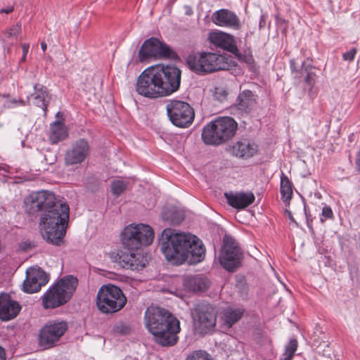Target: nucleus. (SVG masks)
<instances>
[{"instance_id": "obj_1", "label": "nucleus", "mask_w": 360, "mask_h": 360, "mask_svg": "<svg viewBox=\"0 0 360 360\" xmlns=\"http://www.w3.org/2000/svg\"><path fill=\"white\" fill-rule=\"evenodd\" d=\"M25 209L30 214L41 212L39 229L41 236L53 245H60L66 233L69 221V205L56 200L50 192L41 191L25 199Z\"/></svg>"}, {"instance_id": "obj_2", "label": "nucleus", "mask_w": 360, "mask_h": 360, "mask_svg": "<svg viewBox=\"0 0 360 360\" xmlns=\"http://www.w3.org/2000/svg\"><path fill=\"white\" fill-rule=\"evenodd\" d=\"M154 239L153 229L145 224H131L122 231L124 248L109 253L110 258L121 266L131 270H141L147 263L146 257L139 250L150 245Z\"/></svg>"}, {"instance_id": "obj_3", "label": "nucleus", "mask_w": 360, "mask_h": 360, "mask_svg": "<svg viewBox=\"0 0 360 360\" xmlns=\"http://www.w3.org/2000/svg\"><path fill=\"white\" fill-rule=\"evenodd\" d=\"M181 71L173 65L159 64L144 70L136 83L141 96L157 98L169 96L180 87Z\"/></svg>"}, {"instance_id": "obj_4", "label": "nucleus", "mask_w": 360, "mask_h": 360, "mask_svg": "<svg viewBox=\"0 0 360 360\" xmlns=\"http://www.w3.org/2000/svg\"><path fill=\"white\" fill-rule=\"evenodd\" d=\"M160 248L166 259L176 264L185 262L198 263L205 253L204 245L197 236L170 228L162 231Z\"/></svg>"}, {"instance_id": "obj_5", "label": "nucleus", "mask_w": 360, "mask_h": 360, "mask_svg": "<svg viewBox=\"0 0 360 360\" xmlns=\"http://www.w3.org/2000/svg\"><path fill=\"white\" fill-rule=\"evenodd\" d=\"M144 321L146 328L159 345L169 347L177 342L180 323L168 311L160 307H148L145 312Z\"/></svg>"}, {"instance_id": "obj_6", "label": "nucleus", "mask_w": 360, "mask_h": 360, "mask_svg": "<svg viewBox=\"0 0 360 360\" xmlns=\"http://www.w3.org/2000/svg\"><path fill=\"white\" fill-rule=\"evenodd\" d=\"M188 68L198 75L227 70L230 67L229 57L212 52H198L186 58Z\"/></svg>"}, {"instance_id": "obj_7", "label": "nucleus", "mask_w": 360, "mask_h": 360, "mask_svg": "<svg viewBox=\"0 0 360 360\" xmlns=\"http://www.w3.org/2000/svg\"><path fill=\"white\" fill-rule=\"evenodd\" d=\"M237 128L238 124L233 118L220 117L204 127L202 139L206 144L219 145L232 139Z\"/></svg>"}, {"instance_id": "obj_8", "label": "nucleus", "mask_w": 360, "mask_h": 360, "mask_svg": "<svg viewBox=\"0 0 360 360\" xmlns=\"http://www.w3.org/2000/svg\"><path fill=\"white\" fill-rule=\"evenodd\" d=\"M77 278L67 276L60 279L44 295V308H56L66 303L72 297L77 286Z\"/></svg>"}, {"instance_id": "obj_9", "label": "nucleus", "mask_w": 360, "mask_h": 360, "mask_svg": "<svg viewBox=\"0 0 360 360\" xmlns=\"http://www.w3.org/2000/svg\"><path fill=\"white\" fill-rule=\"evenodd\" d=\"M127 303V298L122 290L114 285H104L98 290L96 306L104 314H112L122 309Z\"/></svg>"}, {"instance_id": "obj_10", "label": "nucleus", "mask_w": 360, "mask_h": 360, "mask_svg": "<svg viewBox=\"0 0 360 360\" xmlns=\"http://www.w3.org/2000/svg\"><path fill=\"white\" fill-rule=\"evenodd\" d=\"M168 117L173 124L179 127H187L194 119V111L186 102L172 100L166 106Z\"/></svg>"}, {"instance_id": "obj_11", "label": "nucleus", "mask_w": 360, "mask_h": 360, "mask_svg": "<svg viewBox=\"0 0 360 360\" xmlns=\"http://www.w3.org/2000/svg\"><path fill=\"white\" fill-rule=\"evenodd\" d=\"M217 309L208 304L198 305L193 312V326L200 333L212 330L217 321Z\"/></svg>"}, {"instance_id": "obj_12", "label": "nucleus", "mask_w": 360, "mask_h": 360, "mask_svg": "<svg viewBox=\"0 0 360 360\" xmlns=\"http://www.w3.org/2000/svg\"><path fill=\"white\" fill-rule=\"evenodd\" d=\"M242 252L236 240L226 236L219 255L221 265L228 271H233L240 264Z\"/></svg>"}, {"instance_id": "obj_13", "label": "nucleus", "mask_w": 360, "mask_h": 360, "mask_svg": "<svg viewBox=\"0 0 360 360\" xmlns=\"http://www.w3.org/2000/svg\"><path fill=\"white\" fill-rule=\"evenodd\" d=\"M170 48L158 39L151 37L144 41L139 51V59L143 62L150 58H162L169 57Z\"/></svg>"}, {"instance_id": "obj_14", "label": "nucleus", "mask_w": 360, "mask_h": 360, "mask_svg": "<svg viewBox=\"0 0 360 360\" xmlns=\"http://www.w3.org/2000/svg\"><path fill=\"white\" fill-rule=\"evenodd\" d=\"M68 330L65 321L49 322L45 325L39 333V343L46 347H53Z\"/></svg>"}, {"instance_id": "obj_15", "label": "nucleus", "mask_w": 360, "mask_h": 360, "mask_svg": "<svg viewBox=\"0 0 360 360\" xmlns=\"http://www.w3.org/2000/svg\"><path fill=\"white\" fill-rule=\"evenodd\" d=\"M48 281L47 275L41 269L30 267L26 271L22 290L27 293L37 292L47 283Z\"/></svg>"}, {"instance_id": "obj_16", "label": "nucleus", "mask_w": 360, "mask_h": 360, "mask_svg": "<svg viewBox=\"0 0 360 360\" xmlns=\"http://www.w3.org/2000/svg\"><path fill=\"white\" fill-rule=\"evenodd\" d=\"M89 153L88 142L81 139L75 141L72 148L68 150L65 156L66 165L80 164L84 161Z\"/></svg>"}, {"instance_id": "obj_17", "label": "nucleus", "mask_w": 360, "mask_h": 360, "mask_svg": "<svg viewBox=\"0 0 360 360\" xmlns=\"http://www.w3.org/2000/svg\"><path fill=\"white\" fill-rule=\"evenodd\" d=\"M212 22L219 27H226L233 30H239L241 27L239 18L228 9H220L212 15Z\"/></svg>"}, {"instance_id": "obj_18", "label": "nucleus", "mask_w": 360, "mask_h": 360, "mask_svg": "<svg viewBox=\"0 0 360 360\" xmlns=\"http://www.w3.org/2000/svg\"><path fill=\"white\" fill-rule=\"evenodd\" d=\"M208 39L211 44L216 46L227 50L236 55L238 53L234 38L231 34L221 31H214L209 34Z\"/></svg>"}, {"instance_id": "obj_19", "label": "nucleus", "mask_w": 360, "mask_h": 360, "mask_svg": "<svg viewBox=\"0 0 360 360\" xmlns=\"http://www.w3.org/2000/svg\"><path fill=\"white\" fill-rule=\"evenodd\" d=\"M225 197L228 204L236 209H244L255 199L252 192H231L225 193Z\"/></svg>"}, {"instance_id": "obj_20", "label": "nucleus", "mask_w": 360, "mask_h": 360, "mask_svg": "<svg viewBox=\"0 0 360 360\" xmlns=\"http://www.w3.org/2000/svg\"><path fill=\"white\" fill-rule=\"evenodd\" d=\"M20 310L19 304L7 295H0V319L4 321L15 318Z\"/></svg>"}, {"instance_id": "obj_21", "label": "nucleus", "mask_w": 360, "mask_h": 360, "mask_svg": "<svg viewBox=\"0 0 360 360\" xmlns=\"http://www.w3.org/2000/svg\"><path fill=\"white\" fill-rule=\"evenodd\" d=\"M257 105V97L250 90L241 91L236 101L235 107L242 113L251 112Z\"/></svg>"}, {"instance_id": "obj_22", "label": "nucleus", "mask_w": 360, "mask_h": 360, "mask_svg": "<svg viewBox=\"0 0 360 360\" xmlns=\"http://www.w3.org/2000/svg\"><path fill=\"white\" fill-rule=\"evenodd\" d=\"M233 153L240 158H249L253 156L257 151V146L248 139L238 141L232 146Z\"/></svg>"}, {"instance_id": "obj_23", "label": "nucleus", "mask_w": 360, "mask_h": 360, "mask_svg": "<svg viewBox=\"0 0 360 360\" xmlns=\"http://www.w3.org/2000/svg\"><path fill=\"white\" fill-rule=\"evenodd\" d=\"M184 285L188 291H204L210 285V281L201 275H188L184 279Z\"/></svg>"}, {"instance_id": "obj_24", "label": "nucleus", "mask_w": 360, "mask_h": 360, "mask_svg": "<svg viewBox=\"0 0 360 360\" xmlns=\"http://www.w3.org/2000/svg\"><path fill=\"white\" fill-rule=\"evenodd\" d=\"M34 91L30 97H27V101L29 102L32 99L34 105L41 108L45 112L49 99L46 88L41 84H36L34 86Z\"/></svg>"}, {"instance_id": "obj_25", "label": "nucleus", "mask_w": 360, "mask_h": 360, "mask_svg": "<svg viewBox=\"0 0 360 360\" xmlns=\"http://www.w3.org/2000/svg\"><path fill=\"white\" fill-rule=\"evenodd\" d=\"M68 136V128L63 122L56 121L51 124L49 139L52 144L65 139Z\"/></svg>"}, {"instance_id": "obj_26", "label": "nucleus", "mask_w": 360, "mask_h": 360, "mask_svg": "<svg viewBox=\"0 0 360 360\" xmlns=\"http://www.w3.org/2000/svg\"><path fill=\"white\" fill-rule=\"evenodd\" d=\"M243 312L244 310L241 308L228 307L225 309L222 317L224 324L228 328H231L241 319Z\"/></svg>"}, {"instance_id": "obj_27", "label": "nucleus", "mask_w": 360, "mask_h": 360, "mask_svg": "<svg viewBox=\"0 0 360 360\" xmlns=\"http://www.w3.org/2000/svg\"><path fill=\"white\" fill-rule=\"evenodd\" d=\"M184 218L182 212L174 207L166 209L162 213V220L172 225L179 224Z\"/></svg>"}, {"instance_id": "obj_28", "label": "nucleus", "mask_w": 360, "mask_h": 360, "mask_svg": "<svg viewBox=\"0 0 360 360\" xmlns=\"http://www.w3.org/2000/svg\"><path fill=\"white\" fill-rule=\"evenodd\" d=\"M281 194L283 202L287 204L289 202L292 195V185L289 179L282 173L281 176Z\"/></svg>"}, {"instance_id": "obj_29", "label": "nucleus", "mask_w": 360, "mask_h": 360, "mask_svg": "<svg viewBox=\"0 0 360 360\" xmlns=\"http://www.w3.org/2000/svg\"><path fill=\"white\" fill-rule=\"evenodd\" d=\"M129 181L124 179H115L112 181L110 188L112 195L117 197L122 194L128 188Z\"/></svg>"}, {"instance_id": "obj_30", "label": "nucleus", "mask_w": 360, "mask_h": 360, "mask_svg": "<svg viewBox=\"0 0 360 360\" xmlns=\"http://www.w3.org/2000/svg\"><path fill=\"white\" fill-rule=\"evenodd\" d=\"M186 360H213L211 355L203 350H195L191 352Z\"/></svg>"}, {"instance_id": "obj_31", "label": "nucleus", "mask_w": 360, "mask_h": 360, "mask_svg": "<svg viewBox=\"0 0 360 360\" xmlns=\"http://www.w3.org/2000/svg\"><path fill=\"white\" fill-rule=\"evenodd\" d=\"M21 32V25L17 23L10 27L8 30H6L4 33V37L5 38H10L13 37H16Z\"/></svg>"}, {"instance_id": "obj_32", "label": "nucleus", "mask_w": 360, "mask_h": 360, "mask_svg": "<svg viewBox=\"0 0 360 360\" xmlns=\"http://www.w3.org/2000/svg\"><path fill=\"white\" fill-rule=\"evenodd\" d=\"M227 95H228V92L225 88H224L222 86L215 87L214 96L217 100L221 102L226 98Z\"/></svg>"}, {"instance_id": "obj_33", "label": "nucleus", "mask_w": 360, "mask_h": 360, "mask_svg": "<svg viewBox=\"0 0 360 360\" xmlns=\"http://www.w3.org/2000/svg\"><path fill=\"white\" fill-rule=\"evenodd\" d=\"M319 350L316 351L319 354H321L324 356L330 358L331 348L329 345L325 342L320 343L318 346Z\"/></svg>"}, {"instance_id": "obj_34", "label": "nucleus", "mask_w": 360, "mask_h": 360, "mask_svg": "<svg viewBox=\"0 0 360 360\" xmlns=\"http://www.w3.org/2000/svg\"><path fill=\"white\" fill-rule=\"evenodd\" d=\"M333 217V213L331 208L329 206H324L322 209L321 214L320 217V221L323 223L326 219H330Z\"/></svg>"}, {"instance_id": "obj_35", "label": "nucleus", "mask_w": 360, "mask_h": 360, "mask_svg": "<svg viewBox=\"0 0 360 360\" xmlns=\"http://www.w3.org/2000/svg\"><path fill=\"white\" fill-rule=\"evenodd\" d=\"M297 348V341L295 339H292L285 347V352L294 356L295 351Z\"/></svg>"}, {"instance_id": "obj_36", "label": "nucleus", "mask_w": 360, "mask_h": 360, "mask_svg": "<svg viewBox=\"0 0 360 360\" xmlns=\"http://www.w3.org/2000/svg\"><path fill=\"white\" fill-rule=\"evenodd\" d=\"M356 53V49L355 48L351 49L349 51L342 54V58L345 60L352 61Z\"/></svg>"}, {"instance_id": "obj_37", "label": "nucleus", "mask_w": 360, "mask_h": 360, "mask_svg": "<svg viewBox=\"0 0 360 360\" xmlns=\"http://www.w3.org/2000/svg\"><path fill=\"white\" fill-rule=\"evenodd\" d=\"M30 45L28 44H23L22 45V56L21 58V61H25L26 60V56L27 54V52L29 51Z\"/></svg>"}, {"instance_id": "obj_38", "label": "nucleus", "mask_w": 360, "mask_h": 360, "mask_svg": "<svg viewBox=\"0 0 360 360\" xmlns=\"http://www.w3.org/2000/svg\"><path fill=\"white\" fill-rule=\"evenodd\" d=\"M304 212H305V215H306L307 226H308L309 229H310V231L311 232H313L314 231L313 219L309 218V215L307 214L306 208H304Z\"/></svg>"}, {"instance_id": "obj_39", "label": "nucleus", "mask_w": 360, "mask_h": 360, "mask_svg": "<svg viewBox=\"0 0 360 360\" xmlns=\"http://www.w3.org/2000/svg\"><path fill=\"white\" fill-rule=\"evenodd\" d=\"M0 360H6V353L4 349L0 346Z\"/></svg>"}, {"instance_id": "obj_40", "label": "nucleus", "mask_w": 360, "mask_h": 360, "mask_svg": "<svg viewBox=\"0 0 360 360\" xmlns=\"http://www.w3.org/2000/svg\"><path fill=\"white\" fill-rule=\"evenodd\" d=\"M11 103H14L15 105H25L26 102L22 100H13L11 101Z\"/></svg>"}, {"instance_id": "obj_41", "label": "nucleus", "mask_w": 360, "mask_h": 360, "mask_svg": "<svg viewBox=\"0 0 360 360\" xmlns=\"http://www.w3.org/2000/svg\"><path fill=\"white\" fill-rule=\"evenodd\" d=\"M283 358H281L280 360H291L292 358L293 357V356L286 353V352H284L283 354Z\"/></svg>"}, {"instance_id": "obj_42", "label": "nucleus", "mask_w": 360, "mask_h": 360, "mask_svg": "<svg viewBox=\"0 0 360 360\" xmlns=\"http://www.w3.org/2000/svg\"><path fill=\"white\" fill-rule=\"evenodd\" d=\"M285 212L287 213V214H288V218L290 219V220L292 222L295 223L296 225H297V222L295 221V219L293 218V217H292V215L291 212H290V211L287 210H285Z\"/></svg>"}, {"instance_id": "obj_43", "label": "nucleus", "mask_w": 360, "mask_h": 360, "mask_svg": "<svg viewBox=\"0 0 360 360\" xmlns=\"http://www.w3.org/2000/svg\"><path fill=\"white\" fill-rule=\"evenodd\" d=\"M13 10V7H8L6 9H2L1 11V12H4V13H9L12 12Z\"/></svg>"}, {"instance_id": "obj_44", "label": "nucleus", "mask_w": 360, "mask_h": 360, "mask_svg": "<svg viewBox=\"0 0 360 360\" xmlns=\"http://www.w3.org/2000/svg\"><path fill=\"white\" fill-rule=\"evenodd\" d=\"M185 8H186V13L187 15H191V14H192V10H191V7H189V6H186V7H185Z\"/></svg>"}, {"instance_id": "obj_45", "label": "nucleus", "mask_w": 360, "mask_h": 360, "mask_svg": "<svg viewBox=\"0 0 360 360\" xmlns=\"http://www.w3.org/2000/svg\"><path fill=\"white\" fill-rule=\"evenodd\" d=\"M41 48L43 50V51H45L47 49V45L44 41H42L41 43Z\"/></svg>"}, {"instance_id": "obj_46", "label": "nucleus", "mask_w": 360, "mask_h": 360, "mask_svg": "<svg viewBox=\"0 0 360 360\" xmlns=\"http://www.w3.org/2000/svg\"><path fill=\"white\" fill-rule=\"evenodd\" d=\"M310 78H311V76H310V75H309V74H308V75H307V77H306V80H307V82H309V79H310Z\"/></svg>"}]
</instances>
